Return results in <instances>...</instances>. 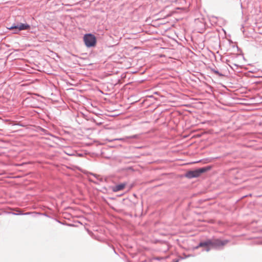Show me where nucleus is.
<instances>
[{"mask_svg": "<svg viewBox=\"0 0 262 262\" xmlns=\"http://www.w3.org/2000/svg\"><path fill=\"white\" fill-rule=\"evenodd\" d=\"M83 41L87 47H92L95 46L96 44V38L92 34H86L83 36Z\"/></svg>", "mask_w": 262, "mask_h": 262, "instance_id": "1", "label": "nucleus"}, {"mask_svg": "<svg viewBox=\"0 0 262 262\" xmlns=\"http://www.w3.org/2000/svg\"><path fill=\"white\" fill-rule=\"evenodd\" d=\"M209 169H210L209 168H202L194 171H189L186 174V177L188 178H196Z\"/></svg>", "mask_w": 262, "mask_h": 262, "instance_id": "2", "label": "nucleus"}, {"mask_svg": "<svg viewBox=\"0 0 262 262\" xmlns=\"http://www.w3.org/2000/svg\"><path fill=\"white\" fill-rule=\"evenodd\" d=\"M30 26L28 24H20L17 26H11V27L9 28V29L10 30L15 29H18V31H21L29 29H30Z\"/></svg>", "mask_w": 262, "mask_h": 262, "instance_id": "3", "label": "nucleus"}, {"mask_svg": "<svg viewBox=\"0 0 262 262\" xmlns=\"http://www.w3.org/2000/svg\"><path fill=\"white\" fill-rule=\"evenodd\" d=\"M211 246L214 247H220L221 246H223L225 245L227 243V242H223L220 239H214V240H211Z\"/></svg>", "mask_w": 262, "mask_h": 262, "instance_id": "4", "label": "nucleus"}, {"mask_svg": "<svg viewBox=\"0 0 262 262\" xmlns=\"http://www.w3.org/2000/svg\"><path fill=\"white\" fill-rule=\"evenodd\" d=\"M211 240H208L206 242L200 243L199 244V246L196 247L195 248L197 249L199 247H207L206 251H209L210 250L209 247L211 246Z\"/></svg>", "mask_w": 262, "mask_h": 262, "instance_id": "5", "label": "nucleus"}, {"mask_svg": "<svg viewBox=\"0 0 262 262\" xmlns=\"http://www.w3.org/2000/svg\"><path fill=\"white\" fill-rule=\"evenodd\" d=\"M126 186L125 183H122L118 185H117L113 187V190L114 192L119 191L120 190H123Z\"/></svg>", "mask_w": 262, "mask_h": 262, "instance_id": "6", "label": "nucleus"}]
</instances>
